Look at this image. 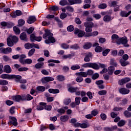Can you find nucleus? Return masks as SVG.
<instances>
[{"label":"nucleus","mask_w":131,"mask_h":131,"mask_svg":"<svg viewBox=\"0 0 131 131\" xmlns=\"http://www.w3.org/2000/svg\"><path fill=\"white\" fill-rule=\"evenodd\" d=\"M54 35L51 31L49 30H45V33L43 35V38L45 39L46 43H55L56 42V39L53 36Z\"/></svg>","instance_id":"f257e3e1"},{"label":"nucleus","mask_w":131,"mask_h":131,"mask_svg":"<svg viewBox=\"0 0 131 131\" xmlns=\"http://www.w3.org/2000/svg\"><path fill=\"white\" fill-rule=\"evenodd\" d=\"M84 25L85 27V31L86 32H92L93 27H98V25L94 24L93 22L85 21Z\"/></svg>","instance_id":"f03ea898"},{"label":"nucleus","mask_w":131,"mask_h":131,"mask_svg":"<svg viewBox=\"0 0 131 131\" xmlns=\"http://www.w3.org/2000/svg\"><path fill=\"white\" fill-rule=\"evenodd\" d=\"M82 67L83 68H93L95 70H98L100 68L99 65L96 63L87 62L82 65Z\"/></svg>","instance_id":"7ed1b4c3"},{"label":"nucleus","mask_w":131,"mask_h":131,"mask_svg":"<svg viewBox=\"0 0 131 131\" xmlns=\"http://www.w3.org/2000/svg\"><path fill=\"white\" fill-rule=\"evenodd\" d=\"M54 78L52 77H44L41 78V82L42 83H48V82H50V81H54Z\"/></svg>","instance_id":"20e7f679"},{"label":"nucleus","mask_w":131,"mask_h":131,"mask_svg":"<svg viewBox=\"0 0 131 131\" xmlns=\"http://www.w3.org/2000/svg\"><path fill=\"white\" fill-rule=\"evenodd\" d=\"M120 39V38H119V36L117 34H113L112 36V42H113V43H116L117 45H119Z\"/></svg>","instance_id":"39448f33"},{"label":"nucleus","mask_w":131,"mask_h":131,"mask_svg":"<svg viewBox=\"0 0 131 131\" xmlns=\"http://www.w3.org/2000/svg\"><path fill=\"white\" fill-rule=\"evenodd\" d=\"M74 33L75 34H78V37H82V36H84L85 32L78 29H75Z\"/></svg>","instance_id":"423d86ee"},{"label":"nucleus","mask_w":131,"mask_h":131,"mask_svg":"<svg viewBox=\"0 0 131 131\" xmlns=\"http://www.w3.org/2000/svg\"><path fill=\"white\" fill-rule=\"evenodd\" d=\"M68 91L70 93H75L78 90V87H73L71 85V84H67Z\"/></svg>","instance_id":"0eeeda50"},{"label":"nucleus","mask_w":131,"mask_h":131,"mask_svg":"<svg viewBox=\"0 0 131 131\" xmlns=\"http://www.w3.org/2000/svg\"><path fill=\"white\" fill-rule=\"evenodd\" d=\"M119 41H120L119 45H120V43H122V45H124V47H129V45L127 44V38L126 37H123L120 38Z\"/></svg>","instance_id":"6e6552de"},{"label":"nucleus","mask_w":131,"mask_h":131,"mask_svg":"<svg viewBox=\"0 0 131 131\" xmlns=\"http://www.w3.org/2000/svg\"><path fill=\"white\" fill-rule=\"evenodd\" d=\"M42 39L41 37L39 36V37H37L35 36V35H34V34H32L30 35V40L31 41L34 42V41H41Z\"/></svg>","instance_id":"1a4fd4ad"},{"label":"nucleus","mask_w":131,"mask_h":131,"mask_svg":"<svg viewBox=\"0 0 131 131\" xmlns=\"http://www.w3.org/2000/svg\"><path fill=\"white\" fill-rule=\"evenodd\" d=\"M12 99L16 102H20V101H24L25 98L24 96L17 95L12 97Z\"/></svg>","instance_id":"9d476101"},{"label":"nucleus","mask_w":131,"mask_h":131,"mask_svg":"<svg viewBox=\"0 0 131 131\" xmlns=\"http://www.w3.org/2000/svg\"><path fill=\"white\" fill-rule=\"evenodd\" d=\"M0 52L5 54H9L10 53H12V48L10 47L6 48H0Z\"/></svg>","instance_id":"9b49d317"},{"label":"nucleus","mask_w":131,"mask_h":131,"mask_svg":"<svg viewBox=\"0 0 131 131\" xmlns=\"http://www.w3.org/2000/svg\"><path fill=\"white\" fill-rule=\"evenodd\" d=\"M130 81V79L128 77H125L121 80H119L118 83L120 85H123L125 83H127V82H129Z\"/></svg>","instance_id":"f8f14e48"},{"label":"nucleus","mask_w":131,"mask_h":131,"mask_svg":"<svg viewBox=\"0 0 131 131\" xmlns=\"http://www.w3.org/2000/svg\"><path fill=\"white\" fill-rule=\"evenodd\" d=\"M9 119L10 124H13V125H14V126H17V125H18L17 119L15 117H9Z\"/></svg>","instance_id":"ddd939ff"},{"label":"nucleus","mask_w":131,"mask_h":131,"mask_svg":"<svg viewBox=\"0 0 131 131\" xmlns=\"http://www.w3.org/2000/svg\"><path fill=\"white\" fill-rule=\"evenodd\" d=\"M92 57H93V54H92V53L89 52L86 53L85 56L84 58V61L85 62H90L91 58H92Z\"/></svg>","instance_id":"4468645a"},{"label":"nucleus","mask_w":131,"mask_h":131,"mask_svg":"<svg viewBox=\"0 0 131 131\" xmlns=\"http://www.w3.org/2000/svg\"><path fill=\"white\" fill-rule=\"evenodd\" d=\"M47 105L46 102H40L38 105H37L36 109L38 111L43 110L45 106Z\"/></svg>","instance_id":"2eb2a0df"},{"label":"nucleus","mask_w":131,"mask_h":131,"mask_svg":"<svg viewBox=\"0 0 131 131\" xmlns=\"http://www.w3.org/2000/svg\"><path fill=\"white\" fill-rule=\"evenodd\" d=\"M36 21V17L34 16H30L27 20V23L32 24Z\"/></svg>","instance_id":"dca6fc26"},{"label":"nucleus","mask_w":131,"mask_h":131,"mask_svg":"<svg viewBox=\"0 0 131 131\" xmlns=\"http://www.w3.org/2000/svg\"><path fill=\"white\" fill-rule=\"evenodd\" d=\"M119 92L120 94L122 95H127L129 93V90L126 89V88H123L119 89Z\"/></svg>","instance_id":"f3484780"},{"label":"nucleus","mask_w":131,"mask_h":131,"mask_svg":"<svg viewBox=\"0 0 131 131\" xmlns=\"http://www.w3.org/2000/svg\"><path fill=\"white\" fill-rule=\"evenodd\" d=\"M4 72L6 73H11L12 72V69H11V67L9 65H6L4 67Z\"/></svg>","instance_id":"a211bd4d"},{"label":"nucleus","mask_w":131,"mask_h":131,"mask_svg":"<svg viewBox=\"0 0 131 131\" xmlns=\"http://www.w3.org/2000/svg\"><path fill=\"white\" fill-rule=\"evenodd\" d=\"M12 75H9L7 74H3L1 75V78L2 79H11Z\"/></svg>","instance_id":"6ab92c4d"},{"label":"nucleus","mask_w":131,"mask_h":131,"mask_svg":"<svg viewBox=\"0 0 131 131\" xmlns=\"http://www.w3.org/2000/svg\"><path fill=\"white\" fill-rule=\"evenodd\" d=\"M70 5H75V4H81V0H68Z\"/></svg>","instance_id":"aec40b11"},{"label":"nucleus","mask_w":131,"mask_h":131,"mask_svg":"<svg viewBox=\"0 0 131 131\" xmlns=\"http://www.w3.org/2000/svg\"><path fill=\"white\" fill-rule=\"evenodd\" d=\"M120 63L121 66H122L123 67H125V66H127V65L129 64V62H128L126 60H124L122 59H121L120 60Z\"/></svg>","instance_id":"412c9836"},{"label":"nucleus","mask_w":131,"mask_h":131,"mask_svg":"<svg viewBox=\"0 0 131 131\" xmlns=\"http://www.w3.org/2000/svg\"><path fill=\"white\" fill-rule=\"evenodd\" d=\"M76 75H77V76H81L82 77H88V73L85 72L76 73Z\"/></svg>","instance_id":"4be33fe9"},{"label":"nucleus","mask_w":131,"mask_h":131,"mask_svg":"<svg viewBox=\"0 0 131 131\" xmlns=\"http://www.w3.org/2000/svg\"><path fill=\"white\" fill-rule=\"evenodd\" d=\"M19 38L21 40H27V35H26V33H21L19 36Z\"/></svg>","instance_id":"5701e85b"},{"label":"nucleus","mask_w":131,"mask_h":131,"mask_svg":"<svg viewBox=\"0 0 131 131\" xmlns=\"http://www.w3.org/2000/svg\"><path fill=\"white\" fill-rule=\"evenodd\" d=\"M48 92L50 94H59L60 90L59 89H49Z\"/></svg>","instance_id":"b1692460"},{"label":"nucleus","mask_w":131,"mask_h":131,"mask_svg":"<svg viewBox=\"0 0 131 131\" xmlns=\"http://www.w3.org/2000/svg\"><path fill=\"white\" fill-rule=\"evenodd\" d=\"M7 46L8 47H13L14 46V42L12 40V39L10 37L7 39Z\"/></svg>","instance_id":"393cba45"},{"label":"nucleus","mask_w":131,"mask_h":131,"mask_svg":"<svg viewBox=\"0 0 131 131\" xmlns=\"http://www.w3.org/2000/svg\"><path fill=\"white\" fill-rule=\"evenodd\" d=\"M83 48L84 49V50H89V49H91V48H92V43L90 42L85 43L83 46Z\"/></svg>","instance_id":"a878e982"},{"label":"nucleus","mask_w":131,"mask_h":131,"mask_svg":"<svg viewBox=\"0 0 131 131\" xmlns=\"http://www.w3.org/2000/svg\"><path fill=\"white\" fill-rule=\"evenodd\" d=\"M68 119H69V117L67 115L62 116L60 117V120L62 122H65L67 121V120H68Z\"/></svg>","instance_id":"bb28decb"},{"label":"nucleus","mask_w":131,"mask_h":131,"mask_svg":"<svg viewBox=\"0 0 131 131\" xmlns=\"http://www.w3.org/2000/svg\"><path fill=\"white\" fill-rule=\"evenodd\" d=\"M32 63V59L30 58H27L25 59L24 61L22 63V65H25V64H30Z\"/></svg>","instance_id":"cd10ccee"},{"label":"nucleus","mask_w":131,"mask_h":131,"mask_svg":"<svg viewBox=\"0 0 131 131\" xmlns=\"http://www.w3.org/2000/svg\"><path fill=\"white\" fill-rule=\"evenodd\" d=\"M26 55L24 54H21L19 55V62L20 63V64H23V63L25 61L24 59H26Z\"/></svg>","instance_id":"c85d7f7f"},{"label":"nucleus","mask_w":131,"mask_h":131,"mask_svg":"<svg viewBox=\"0 0 131 131\" xmlns=\"http://www.w3.org/2000/svg\"><path fill=\"white\" fill-rule=\"evenodd\" d=\"M13 31H14L15 34L17 35H19V34L21 33V30H20V29L16 26L13 27Z\"/></svg>","instance_id":"c756f323"},{"label":"nucleus","mask_w":131,"mask_h":131,"mask_svg":"<svg viewBox=\"0 0 131 131\" xmlns=\"http://www.w3.org/2000/svg\"><path fill=\"white\" fill-rule=\"evenodd\" d=\"M114 67L111 66L108 68L107 72L110 75H112L113 74V72H114Z\"/></svg>","instance_id":"7c9ffc66"},{"label":"nucleus","mask_w":131,"mask_h":131,"mask_svg":"<svg viewBox=\"0 0 131 131\" xmlns=\"http://www.w3.org/2000/svg\"><path fill=\"white\" fill-rule=\"evenodd\" d=\"M66 10L70 13H73L74 12V8L72 6H68L66 7Z\"/></svg>","instance_id":"2f4dec72"},{"label":"nucleus","mask_w":131,"mask_h":131,"mask_svg":"<svg viewBox=\"0 0 131 131\" xmlns=\"http://www.w3.org/2000/svg\"><path fill=\"white\" fill-rule=\"evenodd\" d=\"M25 49H27V50L32 49V48H33V43H26L25 45Z\"/></svg>","instance_id":"473e14b6"},{"label":"nucleus","mask_w":131,"mask_h":131,"mask_svg":"<svg viewBox=\"0 0 131 131\" xmlns=\"http://www.w3.org/2000/svg\"><path fill=\"white\" fill-rule=\"evenodd\" d=\"M43 65H45L43 62L37 63L35 64V67L36 68V69H39L40 68H42Z\"/></svg>","instance_id":"72a5a7b5"},{"label":"nucleus","mask_w":131,"mask_h":131,"mask_svg":"<svg viewBox=\"0 0 131 131\" xmlns=\"http://www.w3.org/2000/svg\"><path fill=\"white\" fill-rule=\"evenodd\" d=\"M36 90L38 92H45L46 91V87L43 86H38L36 87Z\"/></svg>","instance_id":"f704fd0d"},{"label":"nucleus","mask_w":131,"mask_h":131,"mask_svg":"<svg viewBox=\"0 0 131 131\" xmlns=\"http://www.w3.org/2000/svg\"><path fill=\"white\" fill-rule=\"evenodd\" d=\"M56 78L57 80H59V81H64V80H65V77L62 75H58L56 77Z\"/></svg>","instance_id":"c9c22d12"},{"label":"nucleus","mask_w":131,"mask_h":131,"mask_svg":"<svg viewBox=\"0 0 131 131\" xmlns=\"http://www.w3.org/2000/svg\"><path fill=\"white\" fill-rule=\"evenodd\" d=\"M73 56V55H72V54H68V55L64 54L62 56V58L64 60H66L67 59H71V58H72Z\"/></svg>","instance_id":"e433bc0d"},{"label":"nucleus","mask_w":131,"mask_h":131,"mask_svg":"<svg viewBox=\"0 0 131 131\" xmlns=\"http://www.w3.org/2000/svg\"><path fill=\"white\" fill-rule=\"evenodd\" d=\"M34 53H35V49L33 48L29 51L28 55L29 57H31V56H33Z\"/></svg>","instance_id":"4c0bfd02"},{"label":"nucleus","mask_w":131,"mask_h":131,"mask_svg":"<svg viewBox=\"0 0 131 131\" xmlns=\"http://www.w3.org/2000/svg\"><path fill=\"white\" fill-rule=\"evenodd\" d=\"M124 115L127 118H129L131 117V113L128 112V111H125L124 112Z\"/></svg>","instance_id":"58836bf2"},{"label":"nucleus","mask_w":131,"mask_h":131,"mask_svg":"<svg viewBox=\"0 0 131 131\" xmlns=\"http://www.w3.org/2000/svg\"><path fill=\"white\" fill-rule=\"evenodd\" d=\"M59 4L60 6H67V5H69V3H68L67 0H61L59 2Z\"/></svg>","instance_id":"ea45409f"},{"label":"nucleus","mask_w":131,"mask_h":131,"mask_svg":"<svg viewBox=\"0 0 131 131\" xmlns=\"http://www.w3.org/2000/svg\"><path fill=\"white\" fill-rule=\"evenodd\" d=\"M117 128V126H114L112 127L111 128L106 127L104 128L105 131H113L114 129H116Z\"/></svg>","instance_id":"a19ab883"},{"label":"nucleus","mask_w":131,"mask_h":131,"mask_svg":"<svg viewBox=\"0 0 131 131\" xmlns=\"http://www.w3.org/2000/svg\"><path fill=\"white\" fill-rule=\"evenodd\" d=\"M10 38L13 41V42L15 43L16 42H18V41L19 40V38H18V37H17L16 36H13L11 37Z\"/></svg>","instance_id":"79ce46f5"},{"label":"nucleus","mask_w":131,"mask_h":131,"mask_svg":"<svg viewBox=\"0 0 131 131\" xmlns=\"http://www.w3.org/2000/svg\"><path fill=\"white\" fill-rule=\"evenodd\" d=\"M103 51V48L101 46H97L95 48V52L96 53H101Z\"/></svg>","instance_id":"37998d69"},{"label":"nucleus","mask_w":131,"mask_h":131,"mask_svg":"<svg viewBox=\"0 0 131 131\" xmlns=\"http://www.w3.org/2000/svg\"><path fill=\"white\" fill-rule=\"evenodd\" d=\"M71 69L72 70H78V69H80V66L79 65H74L71 67Z\"/></svg>","instance_id":"c03bdc74"},{"label":"nucleus","mask_w":131,"mask_h":131,"mask_svg":"<svg viewBox=\"0 0 131 131\" xmlns=\"http://www.w3.org/2000/svg\"><path fill=\"white\" fill-rule=\"evenodd\" d=\"M111 20V17L109 15H105L103 17V21L105 22H109Z\"/></svg>","instance_id":"a18cd8bd"},{"label":"nucleus","mask_w":131,"mask_h":131,"mask_svg":"<svg viewBox=\"0 0 131 131\" xmlns=\"http://www.w3.org/2000/svg\"><path fill=\"white\" fill-rule=\"evenodd\" d=\"M77 82H82L83 81V78L81 76H78L76 78Z\"/></svg>","instance_id":"49530a36"},{"label":"nucleus","mask_w":131,"mask_h":131,"mask_svg":"<svg viewBox=\"0 0 131 131\" xmlns=\"http://www.w3.org/2000/svg\"><path fill=\"white\" fill-rule=\"evenodd\" d=\"M9 82L6 80H0L1 85H7Z\"/></svg>","instance_id":"de8ad7c7"},{"label":"nucleus","mask_w":131,"mask_h":131,"mask_svg":"<svg viewBox=\"0 0 131 131\" xmlns=\"http://www.w3.org/2000/svg\"><path fill=\"white\" fill-rule=\"evenodd\" d=\"M107 94V91L106 90H101L98 92V95L100 96H105Z\"/></svg>","instance_id":"09e8293b"},{"label":"nucleus","mask_w":131,"mask_h":131,"mask_svg":"<svg viewBox=\"0 0 131 131\" xmlns=\"http://www.w3.org/2000/svg\"><path fill=\"white\" fill-rule=\"evenodd\" d=\"M110 64L113 66H115V67H116L117 66V63L116 62V61H115V60H114V59H111Z\"/></svg>","instance_id":"8fccbe9b"},{"label":"nucleus","mask_w":131,"mask_h":131,"mask_svg":"<svg viewBox=\"0 0 131 131\" xmlns=\"http://www.w3.org/2000/svg\"><path fill=\"white\" fill-rule=\"evenodd\" d=\"M120 15L121 17H128L127 13L124 11H121Z\"/></svg>","instance_id":"3c124183"},{"label":"nucleus","mask_w":131,"mask_h":131,"mask_svg":"<svg viewBox=\"0 0 131 131\" xmlns=\"http://www.w3.org/2000/svg\"><path fill=\"white\" fill-rule=\"evenodd\" d=\"M15 78L16 79L20 80L22 78V77L20 75H11V79Z\"/></svg>","instance_id":"603ef678"},{"label":"nucleus","mask_w":131,"mask_h":131,"mask_svg":"<svg viewBox=\"0 0 131 131\" xmlns=\"http://www.w3.org/2000/svg\"><path fill=\"white\" fill-rule=\"evenodd\" d=\"M125 123H126L125 121L122 120L118 123V126H123V125H124Z\"/></svg>","instance_id":"864d4df0"},{"label":"nucleus","mask_w":131,"mask_h":131,"mask_svg":"<svg viewBox=\"0 0 131 131\" xmlns=\"http://www.w3.org/2000/svg\"><path fill=\"white\" fill-rule=\"evenodd\" d=\"M19 26H23L25 24V21L24 19H19L18 21Z\"/></svg>","instance_id":"5fc2aeb1"},{"label":"nucleus","mask_w":131,"mask_h":131,"mask_svg":"<svg viewBox=\"0 0 131 131\" xmlns=\"http://www.w3.org/2000/svg\"><path fill=\"white\" fill-rule=\"evenodd\" d=\"M81 100V98L79 97H76L75 98V103L77 105H79L80 104V100Z\"/></svg>","instance_id":"6e6d98bb"},{"label":"nucleus","mask_w":131,"mask_h":131,"mask_svg":"<svg viewBox=\"0 0 131 131\" xmlns=\"http://www.w3.org/2000/svg\"><path fill=\"white\" fill-rule=\"evenodd\" d=\"M1 25L2 27H8L9 26V24L6 21H2L1 23Z\"/></svg>","instance_id":"4d7b16f0"},{"label":"nucleus","mask_w":131,"mask_h":131,"mask_svg":"<svg viewBox=\"0 0 131 131\" xmlns=\"http://www.w3.org/2000/svg\"><path fill=\"white\" fill-rule=\"evenodd\" d=\"M64 103L65 104V105H69V104H70V103H71V99L70 98H67L64 100Z\"/></svg>","instance_id":"13d9d810"},{"label":"nucleus","mask_w":131,"mask_h":131,"mask_svg":"<svg viewBox=\"0 0 131 131\" xmlns=\"http://www.w3.org/2000/svg\"><path fill=\"white\" fill-rule=\"evenodd\" d=\"M27 70H28V68H26V67H21V68H19L18 69V71H19V72H21L23 71H27Z\"/></svg>","instance_id":"bf43d9fd"},{"label":"nucleus","mask_w":131,"mask_h":131,"mask_svg":"<svg viewBox=\"0 0 131 131\" xmlns=\"http://www.w3.org/2000/svg\"><path fill=\"white\" fill-rule=\"evenodd\" d=\"M67 30H68V31L71 32H72L73 30H74V27L73 25L69 26L67 27Z\"/></svg>","instance_id":"052dcab7"},{"label":"nucleus","mask_w":131,"mask_h":131,"mask_svg":"<svg viewBox=\"0 0 131 131\" xmlns=\"http://www.w3.org/2000/svg\"><path fill=\"white\" fill-rule=\"evenodd\" d=\"M110 52V49H105L103 52L102 55L103 56H106L107 55H108V53Z\"/></svg>","instance_id":"680f3d73"},{"label":"nucleus","mask_w":131,"mask_h":131,"mask_svg":"<svg viewBox=\"0 0 131 131\" xmlns=\"http://www.w3.org/2000/svg\"><path fill=\"white\" fill-rule=\"evenodd\" d=\"M99 9H106L107 8V5L106 4H102L98 6Z\"/></svg>","instance_id":"e2e57ef3"},{"label":"nucleus","mask_w":131,"mask_h":131,"mask_svg":"<svg viewBox=\"0 0 131 131\" xmlns=\"http://www.w3.org/2000/svg\"><path fill=\"white\" fill-rule=\"evenodd\" d=\"M70 48L74 49V50H77L78 49H79V46L77 44H75L71 46Z\"/></svg>","instance_id":"0e129e2a"},{"label":"nucleus","mask_w":131,"mask_h":131,"mask_svg":"<svg viewBox=\"0 0 131 131\" xmlns=\"http://www.w3.org/2000/svg\"><path fill=\"white\" fill-rule=\"evenodd\" d=\"M45 110H47L48 111H51L52 110V105H46L45 106Z\"/></svg>","instance_id":"69168bd1"},{"label":"nucleus","mask_w":131,"mask_h":131,"mask_svg":"<svg viewBox=\"0 0 131 131\" xmlns=\"http://www.w3.org/2000/svg\"><path fill=\"white\" fill-rule=\"evenodd\" d=\"M99 75L98 73H95L92 76V79L95 80V79H98L99 78Z\"/></svg>","instance_id":"338daca9"},{"label":"nucleus","mask_w":131,"mask_h":131,"mask_svg":"<svg viewBox=\"0 0 131 131\" xmlns=\"http://www.w3.org/2000/svg\"><path fill=\"white\" fill-rule=\"evenodd\" d=\"M50 9L52 11H54L55 12L56 11H58V10H59V7L58 6H52Z\"/></svg>","instance_id":"774afa93"}]
</instances>
